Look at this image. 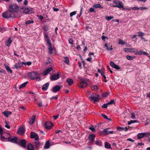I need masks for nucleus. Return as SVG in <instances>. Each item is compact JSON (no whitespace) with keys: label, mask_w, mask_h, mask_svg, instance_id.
Returning a JSON list of instances; mask_svg holds the SVG:
<instances>
[{"label":"nucleus","mask_w":150,"mask_h":150,"mask_svg":"<svg viewBox=\"0 0 150 150\" xmlns=\"http://www.w3.org/2000/svg\"><path fill=\"white\" fill-rule=\"evenodd\" d=\"M52 124L50 121H48L46 122L45 127L47 129H50L52 126Z\"/></svg>","instance_id":"obj_8"},{"label":"nucleus","mask_w":150,"mask_h":150,"mask_svg":"<svg viewBox=\"0 0 150 150\" xmlns=\"http://www.w3.org/2000/svg\"><path fill=\"white\" fill-rule=\"evenodd\" d=\"M45 148L46 149H48L49 148L50 145H49V143L48 142V141H47L45 144V145L44 146Z\"/></svg>","instance_id":"obj_38"},{"label":"nucleus","mask_w":150,"mask_h":150,"mask_svg":"<svg viewBox=\"0 0 150 150\" xmlns=\"http://www.w3.org/2000/svg\"><path fill=\"white\" fill-rule=\"evenodd\" d=\"M109 129V128H107L105 129H104L102 131V132L105 133L106 134H112L113 133V131H109L108 130Z\"/></svg>","instance_id":"obj_10"},{"label":"nucleus","mask_w":150,"mask_h":150,"mask_svg":"<svg viewBox=\"0 0 150 150\" xmlns=\"http://www.w3.org/2000/svg\"><path fill=\"white\" fill-rule=\"evenodd\" d=\"M136 52L135 53V54H138L139 55H141L143 54V51H138L137 50H136Z\"/></svg>","instance_id":"obj_34"},{"label":"nucleus","mask_w":150,"mask_h":150,"mask_svg":"<svg viewBox=\"0 0 150 150\" xmlns=\"http://www.w3.org/2000/svg\"><path fill=\"white\" fill-rule=\"evenodd\" d=\"M131 118L133 119H136V117L135 114L132 112L131 114Z\"/></svg>","instance_id":"obj_44"},{"label":"nucleus","mask_w":150,"mask_h":150,"mask_svg":"<svg viewBox=\"0 0 150 150\" xmlns=\"http://www.w3.org/2000/svg\"><path fill=\"white\" fill-rule=\"evenodd\" d=\"M14 15V14L12 13L10 11H6L3 14V16L5 18H10Z\"/></svg>","instance_id":"obj_4"},{"label":"nucleus","mask_w":150,"mask_h":150,"mask_svg":"<svg viewBox=\"0 0 150 150\" xmlns=\"http://www.w3.org/2000/svg\"><path fill=\"white\" fill-rule=\"evenodd\" d=\"M26 140L23 139L21 140L20 142V144H19L21 146H22L24 148H25L26 147Z\"/></svg>","instance_id":"obj_13"},{"label":"nucleus","mask_w":150,"mask_h":150,"mask_svg":"<svg viewBox=\"0 0 150 150\" xmlns=\"http://www.w3.org/2000/svg\"><path fill=\"white\" fill-rule=\"evenodd\" d=\"M67 82L68 83L69 85L70 86L73 83V81L72 79L68 78L67 79Z\"/></svg>","instance_id":"obj_24"},{"label":"nucleus","mask_w":150,"mask_h":150,"mask_svg":"<svg viewBox=\"0 0 150 150\" xmlns=\"http://www.w3.org/2000/svg\"><path fill=\"white\" fill-rule=\"evenodd\" d=\"M44 30L45 31H47L48 30V28L47 26H45L44 28Z\"/></svg>","instance_id":"obj_64"},{"label":"nucleus","mask_w":150,"mask_h":150,"mask_svg":"<svg viewBox=\"0 0 150 150\" xmlns=\"http://www.w3.org/2000/svg\"><path fill=\"white\" fill-rule=\"evenodd\" d=\"M18 137H11L8 138V140L9 142L15 143H17Z\"/></svg>","instance_id":"obj_5"},{"label":"nucleus","mask_w":150,"mask_h":150,"mask_svg":"<svg viewBox=\"0 0 150 150\" xmlns=\"http://www.w3.org/2000/svg\"><path fill=\"white\" fill-rule=\"evenodd\" d=\"M105 46L106 47V49L108 50H112V45H110V48H109L108 46V44L106 43L105 44Z\"/></svg>","instance_id":"obj_36"},{"label":"nucleus","mask_w":150,"mask_h":150,"mask_svg":"<svg viewBox=\"0 0 150 150\" xmlns=\"http://www.w3.org/2000/svg\"><path fill=\"white\" fill-rule=\"evenodd\" d=\"M95 137V135L94 134H91L89 135V138L91 139V141H93L94 140Z\"/></svg>","instance_id":"obj_29"},{"label":"nucleus","mask_w":150,"mask_h":150,"mask_svg":"<svg viewBox=\"0 0 150 150\" xmlns=\"http://www.w3.org/2000/svg\"><path fill=\"white\" fill-rule=\"evenodd\" d=\"M48 50L49 51V52L50 54H51L52 52V48L51 46H49V48H48Z\"/></svg>","instance_id":"obj_42"},{"label":"nucleus","mask_w":150,"mask_h":150,"mask_svg":"<svg viewBox=\"0 0 150 150\" xmlns=\"http://www.w3.org/2000/svg\"><path fill=\"white\" fill-rule=\"evenodd\" d=\"M145 136H146V132L139 133L137 135V137L139 139H140L144 137Z\"/></svg>","instance_id":"obj_14"},{"label":"nucleus","mask_w":150,"mask_h":150,"mask_svg":"<svg viewBox=\"0 0 150 150\" xmlns=\"http://www.w3.org/2000/svg\"><path fill=\"white\" fill-rule=\"evenodd\" d=\"M34 23V21L33 20H28L27 21L25 22V24L26 25L28 24L31 23Z\"/></svg>","instance_id":"obj_41"},{"label":"nucleus","mask_w":150,"mask_h":150,"mask_svg":"<svg viewBox=\"0 0 150 150\" xmlns=\"http://www.w3.org/2000/svg\"><path fill=\"white\" fill-rule=\"evenodd\" d=\"M106 19L108 21H109L111 19L113 18V16H107L105 17Z\"/></svg>","instance_id":"obj_46"},{"label":"nucleus","mask_w":150,"mask_h":150,"mask_svg":"<svg viewBox=\"0 0 150 150\" xmlns=\"http://www.w3.org/2000/svg\"><path fill=\"white\" fill-rule=\"evenodd\" d=\"M69 44L73 45V44L74 41L72 39L70 38L69 40Z\"/></svg>","instance_id":"obj_49"},{"label":"nucleus","mask_w":150,"mask_h":150,"mask_svg":"<svg viewBox=\"0 0 150 150\" xmlns=\"http://www.w3.org/2000/svg\"><path fill=\"white\" fill-rule=\"evenodd\" d=\"M76 12L75 11H74L71 12L70 13V16L71 17H72L73 16L76 14Z\"/></svg>","instance_id":"obj_48"},{"label":"nucleus","mask_w":150,"mask_h":150,"mask_svg":"<svg viewBox=\"0 0 150 150\" xmlns=\"http://www.w3.org/2000/svg\"><path fill=\"white\" fill-rule=\"evenodd\" d=\"M147 9V8L146 7H141L140 8H139V9L142 10H146Z\"/></svg>","instance_id":"obj_56"},{"label":"nucleus","mask_w":150,"mask_h":150,"mask_svg":"<svg viewBox=\"0 0 150 150\" xmlns=\"http://www.w3.org/2000/svg\"><path fill=\"white\" fill-rule=\"evenodd\" d=\"M25 132V129L23 127H21L18 130V133L21 135H23Z\"/></svg>","instance_id":"obj_12"},{"label":"nucleus","mask_w":150,"mask_h":150,"mask_svg":"<svg viewBox=\"0 0 150 150\" xmlns=\"http://www.w3.org/2000/svg\"><path fill=\"white\" fill-rule=\"evenodd\" d=\"M30 10L29 8H25L24 9L22 8L21 10V11L25 14H28L30 13Z\"/></svg>","instance_id":"obj_11"},{"label":"nucleus","mask_w":150,"mask_h":150,"mask_svg":"<svg viewBox=\"0 0 150 150\" xmlns=\"http://www.w3.org/2000/svg\"><path fill=\"white\" fill-rule=\"evenodd\" d=\"M36 141L35 142V146L36 148L39 147L40 145V143L38 140H36Z\"/></svg>","instance_id":"obj_28"},{"label":"nucleus","mask_w":150,"mask_h":150,"mask_svg":"<svg viewBox=\"0 0 150 150\" xmlns=\"http://www.w3.org/2000/svg\"><path fill=\"white\" fill-rule=\"evenodd\" d=\"M49 83H47L44 84L42 86V89L43 90H46L49 86Z\"/></svg>","instance_id":"obj_19"},{"label":"nucleus","mask_w":150,"mask_h":150,"mask_svg":"<svg viewBox=\"0 0 150 150\" xmlns=\"http://www.w3.org/2000/svg\"><path fill=\"white\" fill-rule=\"evenodd\" d=\"M44 35L45 36V37L46 38V40L50 39L49 38L48 35L47 34V33H45L44 34Z\"/></svg>","instance_id":"obj_52"},{"label":"nucleus","mask_w":150,"mask_h":150,"mask_svg":"<svg viewBox=\"0 0 150 150\" xmlns=\"http://www.w3.org/2000/svg\"><path fill=\"white\" fill-rule=\"evenodd\" d=\"M132 10H139V8H138L137 7H133L132 8Z\"/></svg>","instance_id":"obj_63"},{"label":"nucleus","mask_w":150,"mask_h":150,"mask_svg":"<svg viewBox=\"0 0 150 150\" xmlns=\"http://www.w3.org/2000/svg\"><path fill=\"white\" fill-rule=\"evenodd\" d=\"M87 85V82L84 81H82L79 84V86L80 88H85Z\"/></svg>","instance_id":"obj_6"},{"label":"nucleus","mask_w":150,"mask_h":150,"mask_svg":"<svg viewBox=\"0 0 150 150\" xmlns=\"http://www.w3.org/2000/svg\"><path fill=\"white\" fill-rule=\"evenodd\" d=\"M28 150H34V147L31 144H29L27 146Z\"/></svg>","instance_id":"obj_21"},{"label":"nucleus","mask_w":150,"mask_h":150,"mask_svg":"<svg viewBox=\"0 0 150 150\" xmlns=\"http://www.w3.org/2000/svg\"><path fill=\"white\" fill-rule=\"evenodd\" d=\"M19 10L18 6L16 4H11L9 6L8 10L13 14L14 13H17Z\"/></svg>","instance_id":"obj_1"},{"label":"nucleus","mask_w":150,"mask_h":150,"mask_svg":"<svg viewBox=\"0 0 150 150\" xmlns=\"http://www.w3.org/2000/svg\"><path fill=\"white\" fill-rule=\"evenodd\" d=\"M4 115L6 117H7L8 116L11 114L12 113L11 112L5 111L2 112Z\"/></svg>","instance_id":"obj_18"},{"label":"nucleus","mask_w":150,"mask_h":150,"mask_svg":"<svg viewBox=\"0 0 150 150\" xmlns=\"http://www.w3.org/2000/svg\"><path fill=\"white\" fill-rule=\"evenodd\" d=\"M94 11V8H91L89 10V11L91 12H93Z\"/></svg>","instance_id":"obj_62"},{"label":"nucleus","mask_w":150,"mask_h":150,"mask_svg":"<svg viewBox=\"0 0 150 150\" xmlns=\"http://www.w3.org/2000/svg\"><path fill=\"white\" fill-rule=\"evenodd\" d=\"M108 105H109L108 103L106 104H104L102 106V107L103 108H107L108 107Z\"/></svg>","instance_id":"obj_53"},{"label":"nucleus","mask_w":150,"mask_h":150,"mask_svg":"<svg viewBox=\"0 0 150 150\" xmlns=\"http://www.w3.org/2000/svg\"><path fill=\"white\" fill-rule=\"evenodd\" d=\"M31 137L32 138H34L35 140L39 139V137L37 134L34 132H31Z\"/></svg>","instance_id":"obj_9"},{"label":"nucleus","mask_w":150,"mask_h":150,"mask_svg":"<svg viewBox=\"0 0 150 150\" xmlns=\"http://www.w3.org/2000/svg\"><path fill=\"white\" fill-rule=\"evenodd\" d=\"M125 43V42L122 40H120L118 42L119 44H124Z\"/></svg>","instance_id":"obj_43"},{"label":"nucleus","mask_w":150,"mask_h":150,"mask_svg":"<svg viewBox=\"0 0 150 150\" xmlns=\"http://www.w3.org/2000/svg\"><path fill=\"white\" fill-rule=\"evenodd\" d=\"M59 78V75L58 74H54L52 76L51 79L52 81L57 80Z\"/></svg>","instance_id":"obj_15"},{"label":"nucleus","mask_w":150,"mask_h":150,"mask_svg":"<svg viewBox=\"0 0 150 150\" xmlns=\"http://www.w3.org/2000/svg\"><path fill=\"white\" fill-rule=\"evenodd\" d=\"M60 88L61 87L60 86L57 85L53 87L52 89V91L54 93H56L59 91Z\"/></svg>","instance_id":"obj_7"},{"label":"nucleus","mask_w":150,"mask_h":150,"mask_svg":"<svg viewBox=\"0 0 150 150\" xmlns=\"http://www.w3.org/2000/svg\"><path fill=\"white\" fill-rule=\"evenodd\" d=\"M4 66L6 68V70L8 72H10L11 73H12V71L11 69L7 65L4 64Z\"/></svg>","instance_id":"obj_25"},{"label":"nucleus","mask_w":150,"mask_h":150,"mask_svg":"<svg viewBox=\"0 0 150 150\" xmlns=\"http://www.w3.org/2000/svg\"><path fill=\"white\" fill-rule=\"evenodd\" d=\"M128 128L126 127H118L117 128V129L120 131H127L128 130Z\"/></svg>","instance_id":"obj_17"},{"label":"nucleus","mask_w":150,"mask_h":150,"mask_svg":"<svg viewBox=\"0 0 150 150\" xmlns=\"http://www.w3.org/2000/svg\"><path fill=\"white\" fill-rule=\"evenodd\" d=\"M125 51L126 52H130V50H134L133 49L131 48H125Z\"/></svg>","instance_id":"obj_50"},{"label":"nucleus","mask_w":150,"mask_h":150,"mask_svg":"<svg viewBox=\"0 0 150 150\" xmlns=\"http://www.w3.org/2000/svg\"><path fill=\"white\" fill-rule=\"evenodd\" d=\"M101 144V141H100L96 140L95 141V144L97 145L101 146L102 145Z\"/></svg>","instance_id":"obj_37"},{"label":"nucleus","mask_w":150,"mask_h":150,"mask_svg":"<svg viewBox=\"0 0 150 150\" xmlns=\"http://www.w3.org/2000/svg\"><path fill=\"white\" fill-rule=\"evenodd\" d=\"M38 18L41 21L42 20L43 18V16L42 15L39 16Z\"/></svg>","instance_id":"obj_61"},{"label":"nucleus","mask_w":150,"mask_h":150,"mask_svg":"<svg viewBox=\"0 0 150 150\" xmlns=\"http://www.w3.org/2000/svg\"><path fill=\"white\" fill-rule=\"evenodd\" d=\"M64 59H65L64 62L65 63L68 64L69 63V58L67 57H64Z\"/></svg>","instance_id":"obj_30"},{"label":"nucleus","mask_w":150,"mask_h":150,"mask_svg":"<svg viewBox=\"0 0 150 150\" xmlns=\"http://www.w3.org/2000/svg\"><path fill=\"white\" fill-rule=\"evenodd\" d=\"M113 68L117 69H120L119 67L117 65L115 64Z\"/></svg>","instance_id":"obj_51"},{"label":"nucleus","mask_w":150,"mask_h":150,"mask_svg":"<svg viewBox=\"0 0 150 150\" xmlns=\"http://www.w3.org/2000/svg\"><path fill=\"white\" fill-rule=\"evenodd\" d=\"M138 122V121L137 120H131L128 122V124L129 125H130L132 123H137Z\"/></svg>","instance_id":"obj_35"},{"label":"nucleus","mask_w":150,"mask_h":150,"mask_svg":"<svg viewBox=\"0 0 150 150\" xmlns=\"http://www.w3.org/2000/svg\"><path fill=\"white\" fill-rule=\"evenodd\" d=\"M91 88L93 91H96L99 90L98 87L96 85L91 86Z\"/></svg>","instance_id":"obj_26"},{"label":"nucleus","mask_w":150,"mask_h":150,"mask_svg":"<svg viewBox=\"0 0 150 150\" xmlns=\"http://www.w3.org/2000/svg\"><path fill=\"white\" fill-rule=\"evenodd\" d=\"M115 103L114 101V100H111L108 103V104L109 105L113 104H114Z\"/></svg>","instance_id":"obj_57"},{"label":"nucleus","mask_w":150,"mask_h":150,"mask_svg":"<svg viewBox=\"0 0 150 150\" xmlns=\"http://www.w3.org/2000/svg\"><path fill=\"white\" fill-rule=\"evenodd\" d=\"M113 3L117 5H119L120 3H121V1H118L114 0L113 1Z\"/></svg>","instance_id":"obj_45"},{"label":"nucleus","mask_w":150,"mask_h":150,"mask_svg":"<svg viewBox=\"0 0 150 150\" xmlns=\"http://www.w3.org/2000/svg\"><path fill=\"white\" fill-rule=\"evenodd\" d=\"M29 76L32 79H36L37 81H39L40 80V77L38 76L39 74L36 72H32L28 74Z\"/></svg>","instance_id":"obj_2"},{"label":"nucleus","mask_w":150,"mask_h":150,"mask_svg":"<svg viewBox=\"0 0 150 150\" xmlns=\"http://www.w3.org/2000/svg\"><path fill=\"white\" fill-rule=\"evenodd\" d=\"M89 129L92 132H94L95 131V129H94V128L93 127H90L89 128Z\"/></svg>","instance_id":"obj_59"},{"label":"nucleus","mask_w":150,"mask_h":150,"mask_svg":"<svg viewBox=\"0 0 150 150\" xmlns=\"http://www.w3.org/2000/svg\"><path fill=\"white\" fill-rule=\"evenodd\" d=\"M102 116L105 119H108V117L107 116L105 115L104 114H102Z\"/></svg>","instance_id":"obj_58"},{"label":"nucleus","mask_w":150,"mask_h":150,"mask_svg":"<svg viewBox=\"0 0 150 150\" xmlns=\"http://www.w3.org/2000/svg\"><path fill=\"white\" fill-rule=\"evenodd\" d=\"M93 8H103L101 5L99 4H94L93 6Z\"/></svg>","instance_id":"obj_23"},{"label":"nucleus","mask_w":150,"mask_h":150,"mask_svg":"<svg viewBox=\"0 0 150 150\" xmlns=\"http://www.w3.org/2000/svg\"><path fill=\"white\" fill-rule=\"evenodd\" d=\"M108 95L109 93L107 92H105L103 94L102 96L103 98H105L108 97Z\"/></svg>","instance_id":"obj_40"},{"label":"nucleus","mask_w":150,"mask_h":150,"mask_svg":"<svg viewBox=\"0 0 150 150\" xmlns=\"http://www.w3.org/2000/svg\"><path fill=\"white\" fill-rule=\"evenodd\" d=\"M117 8H122L123 10H124L125 9L124 7V6L123 5V3L121 2V3H120L119 5H117Z\"/></svg>","instance_id":"obj_33"},{"label":"nucleus","mask_w":150,"mask_h":150,"mask_svg":"<svg viewBox=\"0 0 150 150\" xmlns=\"http://www.w3.org/2000/svg\"><path fill=\"white\" fill-rule=\"evenodd\" d=\"M88 98L93 103H95L97 102L100 99V97L99 94H98L96 97L91 95V96L88 97Z\"/></svg>","instance_id":"obj_3"},{"label":"nucleus","mask_w":150,"mask_h":150,"mask_svg":"<svg viewBox=\"0 0 150 150\" xmlns=\"http://www.w3.org/2000/svg\"><path fill=\"white\" fill-rule=\"evenodd\" d=\"M52 69V67H50L46 69L43 72V74L44 75H46L49 72L51 71Z\"/></svg>","instance_id":"obj_16"},{"label":"nucleus","mask_w":150,"mask_h":150,"mask_svg":"<svg viewBox=\"0 0 150 150\" xmlns=\"http://www.w3.org/2000/svg\"><path fill=\"white\" fill-rule=\"evenodd\" d=\"M46 41L47 42V45L49 47L52 46L51 42H50V39L46 40Z\"/></svg>","instance_id":"obj_39"},{"label":"nucleus","mask_w":150,"mask_h":150,"mask_svg":"<svg viewBox=\"0 0 150 150\" xmlns=\"http://www.w3.org/2000/svg\"><path fill=\"white\" fill-rule=\"evenodd\" d=\"M12 41V38L11 37H10L9 38L8 40L6 42V45L8 47L10 45V44L11 43Z\"/></svg>","instance_id":"obj_20"},{"label":"nucleus","mask_w":150,"mask_h":150,"mask_svg":"<svg viewBox=\"0 0 150 150\" xmlns=\"http://www.w3.org/2000/svg\"><path fill=\"white\" fill-rule=\"evenodd\" d=\"M21 65L19 63H18L16 64L15 65V67L16 68H19L21 67Z\"/></svg>","instance_id":"obj_47"},{"label":"nucleus","mask_w":150,"mask_h":150,"mask_svg":"<svg viewBox=\"0 0 150 150\" xmlns=\"http://www.w3.org/2000/svg\"><path fill=\"white\" fill-rule=\"evenodd\" d=\"M58 97V95H57L55 96L52 97L51 98V99H57Z\"/></svg>","instance_id":"obj_60"},{"label":"nucleus","mask_w":150,"mask_h":150,"mask_svg":"<svg viewBox=\"0 0 150 150\" xmlns=\"http://www.w3.org/2000/svg\"><path fill=\"white\" fill-rule=\"evenodd\" d=\"M28 83V81H26V82L23 83L21 84L20 86L19 87V88L20 89L26 86V85Z\"/></svg>","instance_id":"obj_27"},{"label":"nucleus","mask_w":150,"mask_h":150,"mask_svg":"<svg viewBox=\"0 0 150 150\" xmlns=\"http://www.w3.org/2000/svg\"><path fill=\"white\" fill-rule=\"evenodd\" d=\"M138 33H139V36L140 37H142L143 36H144V33H142L141 32H139Z\"/></svg>","instance_id":"obj_54"},{"label":"nucleus","mask_w":150,"mask_h":150,"mask_svg":"<svg viewBox=\"0 0 150 150\" xmlns=\"http://www.w3.org/2000/svg\"><path fill=\"white\" fill-rule=\"evenodd\" d=\"M105 146L106 148L110 149V148L111 145L109 143L105 142Z\"/></svg>","instance_id":"obj_31"},{"label":"nucleus","mask_w":150,"mask_h":150,"mask_svg":"<svg viewBox=\"0 0 150 150\" xmlns=\"http://www.w3.org/2000/svg\"><path fill=\"white\" fill-rule=\"evenodd\" d=\"M127 59L129 60H132L135 58V56L131 57L129 55L126 56Z\"/></svg>","instance_id":"obj_32"},{"label":"nucleus","mask_w":150,"mask_h":150,"mask_svg":"<svg viewBox=\"0 0 150 150\" xmlns=\"http://www.w3.org/2000/svg\"><path fill=\"white\" fill-rule=\"evenodd\" d=\"M35 117L36 116L35 115H33L32 118L30 120L29 123L30 125L33 124L34 122Z\"/></svg>","instance_id":"obj_22"},{"label":"nucleus","mask_w":150,"mask_h":150,"mask_svg":"<svg viewBox=\"0 0 150 150\" xmlns=\"http://www.w3.org/2000/svg\"><path fill=\"white\" fill-rule=\"evenodd\" d=\"M115 64V63L112 62H110V65L112 67H113L114 65Z\"/></svg>","instance_id":"obj_55"}]
</instances>
